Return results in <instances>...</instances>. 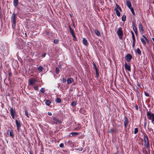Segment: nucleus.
<instances>
[{
  "instance_id": "bf43d9fd",
  "label": "nucleus",
  "mask_w": 154,
  "mask_h": 154,
  "mask_svg": "<svg viewBox=\"0 0 154 154\" xmlns=\"http://www.w3.org/2000/svg\"><path fill=\"white\" fill-rule=\"evenodd\" d=\"M11 75V73H9V76H10Z\"/></svg>"
},
{
  "instance_id": "c85d7f7f",
  "label": "nucleus",
  "mask_w": 154,
  "mask_h": 154,
  "mask_svg": "<svg viewBox=\"0 0 154 154\" xmlns=\"http://www.w3.org/2000/svg\"><path fill=\"white\" fill-rule=\"evenodd\" d=\"M94 32L96 33V34L97 35V36H100V33L99 32L98 30H96L94 31Z\"/></svg>"
},
{
  "instance_id": "aec40b11",
  "label": "nucleus",
  "mask_w": 154,
  "mask_h": 154,
  "mask_svg": "<svg viewBox=\"0 0 154 154\" xmlns=\"http://www.w3.org/2000/svg\"><path fill=\"white\" fill-rule=\"evenodd\" d=\"M73 81V79L72 78L69 79L67 80V82L68 84H69L72 82Z\"/></svg>"
},
{
  "instance_id": "e433bc0d",
  "label": "nucleus",
  "mask_w": 154,
  "mask_h": 154,
  "mask_svg": "<svg viewBox=\"0 0 154 154\" xmlns=\"http://www.w3.org/2000/svg\"><path fill=\"white\" fill-rule=\"evenodd\" d=\"M59 42V40L57 39H54V42L55 44H57Z\"/></svg>"
},
{
  "instance_id": "6e6d98bb",
  "label": "nucleus",
  "mask_w": 154,
  "mask_h": 154,
  "mask_svg": "<svg viewBox=\"0 0 154 154\" xmlns=\"http://www.w3.org/2000/svg\"><path fill=\"white\" fill-rule=\"evenodd\" d=\"M29 154H33V153L31 151H30Z\"/></svg>"
},
{
  "instance_id": "6ab92c4d",
  "label": "nucleus",
  "mask_w": 154,
  "mask_h": 154,
  "mask_svg": "<svg viewBox=\"0 0 154 154\" xmlns=\"http://www.w3.org/2000/svg\"><path fill=\"white\" fill-rule=\"evenodd\" d=\"M16 20H11V22L12 23V28L13 29H14L15 27L16 26Z\"/></svg>"
},
{
  "instance_id": "13d9d810",
  "label": "nucleus",
  "mask_w": 154,
  "mask_h": 154,
  "mask_svg": "<svg viewBox=\"0 0 154 154\" xmlns=\"http://www.w3.org/2000/svg\"><path fill=\"white\" fill-rule=\"evenodd\" d=\"M47 33L48 35L49 34V32H47Z\"/></svg>"
},
{
  "instance_id": "9b49d317",
  "label": "nucleus",
  "mask_w": 154,
  "mask_h": 154,
  "mask_svg": "<svg viewBox=\"0 0 154 154\" xmlns=\"http://www.w3.org/2000/svg\"><path fill=\"white\" fill-rule=\"evenodd\" d=\"M139 28L140 30V32H141V34H143V32L144 31V29H143V27L142 24L141 23H139Z\"/></svg>"
},
{
  "instance_id": "09e8293b",
  "label": "nucleus",
  "mask_w": 154,
  "mask_h": 154,
  "mask_svg": "<svg viewBox=\"0 0 154 154\" xmlns=\"http://www.w3.org/2000/svg\"><path fill=\"white\" fill-rule=\"evenodd\" d=\"M116 8L119 9V8H120V7L116 4Z\"/></svg>"
},
{
  "instance_id": "3c124183",
  "label": "nucleus",
  "mask_w": 154,
  "mask_h": 154,
  "mask_svg": "<svg viewBox=\"0 0 154 154\" xmlns=\"http://www.w3.org/2000/svg\"><path fill=\"white\" fill-rule=\"evenodd\" d=\"M48 114L49 115V116H52V114L51 113V112H48Z\"/></svg>"
},
{
  "instance_id": "e2e57ef3",
  "label": "nucleus",
  "mask_w": 154,
  "mask_h": 154,
  "mask_svg": "<svg viewBox=\"0 0 154 154\" xmlns=\"http://www.w3.org/2000/svg\"><path fill=\"white\" fill-rule=\"evenodd\" d=\"M145 126H146V124H145Z\"/></svg>"
},
{
  "instance_id": "39448f33",
  "label": "nucleus",
  "mask_w": 154,
  "mask_h": 154,
  "mask_svg": "<svg viewBox=\"0 0 154 154\" xmlns=\"http://www.w3.org/2000/svg\"><path fill=\"white\" fill-rule=\"evenodd\" d=\"M142 37H143L144 39L143 38H141L140 39L141 42H142L143 44L144 45H145L146 44V42L145 41V40L147 42H149V40L146 37V36L144 35H143Z\"/></svg>"
},
{
  "instance_id": "58836bf2",
  "label": "nucleus",
  "mask_w": 154,
  "mask_h": 154,
  "mask_svg": "<svg viewBox=\"0 0 154 154\" xmlns=\"http://www.w3.org/2000/svg\"><path fill=\"white\" fill-rule=\"evenodd\" d=\"M64 144L63 143H61L59 145V146L60 148H63L64 147Z\"/></svg>"
},
{
  "instance_id": "72a5a7b5",
  "label": "nucleus",
  "mask_w": 154,
  "mask_h": 154,
  "mask_svg": "<svg viewBox=\"0 0 154 154\" xmlns=\"http://www.w3.org/2000/svg\"><path fill=\"white\" fill-rule=\"evenodd\" d=\"M76 105V102L75 101H73L71 103V105L72 106H75Z\"/></svg>"
},
{
  "instance_id": "5701e85b",
  "label": "nucleus",
  "mask_w": 154,
  "mask_h": 154,
  "mask_svg": "<svg viewBox=\"0 0 154 154\" xmlns=\"http://www.w3.org/2000/svg\"><path fill=\"white\" fill-rule=\"evenodd\" d=\"M70 134H71L73 136H75L79 135V133L76 132H72Z\"/></svg>"
},
{
  "instance_id": "f257e3e1",
  "label": "nucleus",
  "mask_w": 154,
  "mask_h": 154,
  "mask_svg": "<svg viewBox=\"0 0 154 154\" xmlns=\"http://www.w3.org/2000/svg\"><path fill=\"white\" fill-rule=\"evenodd\" d=\"M143 140L145 143V148L147 150H149V139L147 135L146 134H144L143 137Z\"/></svg>"
},
{
  "instance_id": "bb28decb",
  "label": "nucleus",
  "mask_w": 154,
  "mask_h": 154,
  "mask_svg": "<svg viewBox=\"0 0 154 154\" xmlns=\"http://www.w3.org/2000/svg\"><path fill=\"white\" fill-rule=\"evenodd\" d=\"M126 19V16L125 15H123L122 17V20L123 21H125Z\"/></svg>"
},
{
  "instance_id": "2eb2a0df",
  "label": "nucleus",
  "mask_w": 154,
  "mask_h": 154,
  "mask_svg": "<svg viewBox=\"0 0 154 154\" xmlns=\"http://www.w3.org/2000/svg\"><path fill=\"white\" fill-rule=\"evenodd\" d=\"M126 5L129 9L132 8L131 7V3L128 0H127L126 2Z\"/></svg>"
},
{
  "instance_id": "ddd939ff",
  "label": "nucleus",
  "mask_w": 154,
  "mask_h": 154,
  "mask_svg": "<svg viewBox=\"0 0 154 154\" xmlns=\"http://www.w3.org/2000/svg\"><path fill=\"white\" fill-rule=\"evenodd\" d=\"M15 122L17 127V129L19 130V128L21 126L20 122H18L17 119L15 120Z\"/></svg>"
},
{
  "instance_id": "f704fd0d",
  "label": "nucleus",
  "mask_w": 154,
  "mask_h": 154,
  "mask_svg": "<svg viewBox=\"0 0 154 154\" xmlns=\"http://www.w3.org/2000/svg\"><path fill=\"white\" fill-rule=\"evenodd\" d=\"M25 115L28 117H29L28 113L27 110L26 109L25 110Z\"/></svg>"
},
{
  "instance_id": "393cba45",
  "label": "nucleus",
  "mask_w": 154,
  "mask_h": 154,
  "mask_svg": "<svg viewBox=\"0 0 154 154\" xmlns=\"http://www.w3.org/2000/svg\"><path fill=\"white\" fill-rule=\"evenodd\" d=\"M135 52L136 53H138L140 55L141 54V51H140L139 48H138L137 50L135 51Z\"/></svg>"
},
{
  "instance_id": "a878e982",
  "label": "nucleus",
  "mask_w": 154,
  "mask_h": 154,
  "mask_svg": "<svg viewBox=\"0 0 154 154\" xmlns=\"http://www.w3.org/2000/svg\"><path fill=\"white\" fill-rule=\"evenodd\" d=\"M81 128V125L79 124L77 127L75 128V130H79Z\"/></svg>"
},
{
  "instance_id": "a18cd8bd",
  "label": "nucleus",
  "mask_w": 154,
  "mask_h": 154,
  "mask_svg": "<svg viewBox=\"0 0 154 154\" xmlns=\"http://www.w3.org/2000/svg\"><path fill=\"white\" fill-rule=\"evenodd\" d=\"M144 93H145V95L146 96H147V97L149 96V94L148 93H147L146 92H144Z\"/></svg>"
},
{
  "instance_id": "f03ea898",
  "label": "nucleus",
  "mask_w": 154,
  "mask_h": 154,
  "mask_svg": "<svg viewBox=\"0 0 154 154\" xmlns=\"http://www.w3.org/2000/svg\"><path fill=\"white\" fill-rule=\"evenodd\" d=\"M146 115L147 118L151 120V122L154 125V114L150 112L147 111Z\"/></svg>"
},
{
  "instance_id": "ea45409f",
  "label": "nucleus",
  "mask_w": 154,
  "mask_h": 154,
  "mask_svg": "<svg viewBox=\"0 0 154 154\" xmlns=\"http://www.w3.org/2000/svg\"><path fill=\"white\" fill-rule=\"evenodd\" d=\"M132 39H133V41H136L135 40V36H134V34L132 35Z\"/></svg>"
},
{
  "instance_id": "4d7b16f0",
  "label": "nucleus",
  "mask_w": 154,
  "mask_h": 154,
  "mask_svg": "<svg viewBox=\"0 0 154 154\" xmlns=\"http://www.w3.org/2000/svg\"><path fill=\"white\" fill-rule=\"evenodd\" d=\"M149 130L150 131V130L153 131V130L152 128H150Z\"/></svg>"
},
{
  "instance_id": "49530a36",
  "label": "nucleus",
  "mask_w": 154,
  "mask_h": 154,
  "mask_svg": "<svg viewBox=\"0 0 154 154\" xmlns=\"http://www.w3.org/2000/svg\"><path fill=\"white\" fill-rule=\"evenodd\" d=\"M62 81L63 83H64L66 82V79L65 78H63L62 79Z\"/></svg>"
},
{
  "instance_id": "f8f14e48",
  "label": "nucleus",
  "mask_w": 154,
  "mask_h": 154,
  "mask_svg": "<svg viewBox=\"0 0 154 154\" xmlns=\"http://www.w3.org/2000/svg\"><path fill=\"white\" fill-rule=\"evenodd\" d=\"M125 68L130 72L131 71L130 66L129 65H128L126 63H125Z\"/></svg>"
},
{
  "instance_id": "7ed1b4c3",
  "label": "nucleus",
  "mask_w": 154,
  "mask_h": 154,
  "mask_svg": "<svg viewBox=\"0 0 154 154\" xmlns=\"http://www.w3.org/2000/svg\"><path fill=\"white\" fill-rule=\"evenodd\" d=\"M116 33L119 36V38L122 40L123 37V34L122 29L121 27H120L117 29Z\"/></svg>"
},
{
  "instance_id": "dca6fc26",
  "label": "nucleus",
  "mask_w": 154,
  "mask_h": 154,
  "mask_svg": "<svg viewBox=\"0 0 154 154\" xmlns=\"http://www.w3.org/2000/svg\"><path fill=\"white\" fill-rule=\"evenodd\" d=\"M11 115H15L16 114L15 111L13 108H11L10 109Z\"/></svg>"
},
{
  "instance_id": "473e14b6",
  "label": "nucleus",
  "mask_w": 154,
  "mask_h": 154,
  "mask_svg": "<svg viewBox=\"0 0 154 154\" xmlns=\"http://www.w3.org/2000/svg\"><path fill=\"white\" fill-rule=\"evenodd\" d=\"M43 68L42 66H39L38 68V70H39V71H42V70H43Z\"/></svg>"
},
{
  "instance_id": "c03bdc74",
  "label": "nucleus",
  "mask_w": 154,
  "mask_h": 154,
  "mask_svg": "<svg viewBox=\"0 0 154 154\" xmlns=\"http://www.w3.org/2000/svg\"><path fill=\"white\" fill-rule=\"evenodd\" d=\"M75 149V150H79V151H82V150L83 149H82V148L81 147V148H79V149Z\"/></svg>"
},
{
  "instance_id": "412c9836",
  "label": "nucleus",
  "mask_w": 154,
  "mask_h": 154,
  "mask_svg": "<svg viewBox=\"0 0 154 154\" xmlns=\"http://www.w3.org/2000/svg\"><path fill=\"white\" fill-rule=\"evenodd\" d=\"M114 11L116 12V15L119 17L120 16V13L117 9V8H115L114 9Z\"/></svg>"
},
{
  "instance_id": "4be33fe9",
  "label": "nucleus",
  "mask_w": 154,
  "mask_h": 154,
  "mask_svg": "<svg viewBox=\"0 0 154 154\" xmlns=\"http://www.w3.org/2000/svg\"><path fill=\"white\" fill-rule=\"evenodd\" d=\"M93 65L94 69L95 70V72L98 71V69L97 68V67L96 65H95L94 63H93Z\"/></svg>"
},
{
  "instance_id": "cd10ccee",
  "label": "nucleus",
  "mask_w": 154,
  "mask_h": 154,
  "mask_svg": "<svg viewBox=\"0 0 154 154\" xmlns=\"http://www.w3.org/2000/svg\"><path fill=\"white\" fill-rule=\"evenodd\" d=\"M9 135L11 137H14V134L12 131H10Z\"/></svg>"
},
{
  "instance_id": "7c9ffc66",
  "label": "nucleus",
  "mask_w": 154,
  "mask_h": 154,
  "mask_svg": "<svg viewBox=\"0 0 154 154\" xmlns=\"http://www.w3.org/2000/svg\"><path fill=\"white\" fill-rule=\"evenodd\" d=\"M130 9L131 11V12L134 15H135V13L134 12V9L132 7L131 8H130Z\"/></svg>"
},
{
  "instance_id": "20e7f679",
  "label": "nucleus",
  "mask_w": 154,
  "mask_h": 154,
  "mask_svg": "<svg viewBox=\"0 0 154 154\" xmlns=\"http://www.w3.org/2000/svg\"><path fill=\"white\" fill-rule=\"evenodd\" d=\"M53 122L54 124H58L61 122V120L55 116H53Z\"/></svg>"
},
{
  "instance_id": "8fccbe9b",
  "label": "nucleus",
  "mask_w": 154,
  "mask_h": 154,
  "mask_svg": "<svg viewBox=\"0 0 154 154\" xmlns=\"http://www.w3.org/2000/svg\"><path fill=\"white\" fill-rule=\"evenodd\" d=\"M135 108L137 110H138V106L137 105H136L135 106Z\"/></svg>"
},
{
  "instance_id": "b1692460",
  "label": "nucleus",
  "mask_w": 154,
  "mask_h": 154,
  "mask_svg": "<svg viewBox=\"0 0 154 154\" xmlns=\"http://www.w3.org/2000/svg\"><path fill=\"white\" fill-rule=\"evenodd\" d=\"M51 103V101L48 100H46L45 102V104L46 105H47L48 106H49L50 105Z\"/></svg>"
},
{
  "instance_id": "6e6552de",
  "label": "nucleus",
  "mask_w": 154,
  "mask_h": 154,
  "mask_svg": "<svg viewBox=\"0 0 154 154\" xmlns=\"http://www.w3.org/2000/svg\"><path fill=\"white\" fill-rule=\"evenodd\" d=\"M132 26L133 27V29L134 31V32L135 34L136 35H137V34H138L137 29L136 26L134 22L132 23Z\"/></svg>"
},
{
  "instance_id": "680f3d73",
  "label": "nucleus",
  "mask_w": 154,
  "mask_h": 154,
  "mask_svg": "<svg viewBox=\"0 0 154 154\" xmlns=\"http://www.w3.org/2000/svg\"><path fill=\"white\" fill-rule=\"evenodd\" d=\"M68 142H71V141H70V140H69L68 141Z\"/></svg>"
},
{
  "instance_id": "c756f323",
  "label": "nucleus",
  "mask_w": 154,
  "mask_h": 154,
  "mask_svg": "<svg viewBox=\"0 0 154 154\" xmlns=\"http://www.w3.org/2000/svg\"><path fill=\"white\" fill-rule=\"evenodd\" d=\"M58 103H60L61 102V100L60 98H57L55 100Z\"/></svg>"
},
{
  "instance_id": "4468645a",
  "label": "nucleus",
  "mask_w": 154,
  "mask_h": 154,
  "mask_svg": "<svg viewBox=\"0 0 154 154\" xmlns=\"http://www.w3.org/2000/svg\"><path fill=\"white\" fill-rule=\"evenodd\" d=\"M11 20H16V14L15 13H13L11 17Z\"/></svg>"
},
{
  "instance_id": "a211bd4d",
  "label": "nucleus",
  "mask_w": 154,
  "mask_h": 154,
  "mask_svg": "<svg viewBox=\"0 0 154 154\" xmlns=\"http://www.w3.org/2000/svg\"><path fill=\"white\" fill-rule=\"evenodd\" d=\"M18 3V0H14L13 5L15 7H16Z\"/></svg>"
},
{
  "instance_id": "f3484780",
  "label": "nucleus",
  "mask_w": 154,
  "mask_h": 154,
  "mask_svg": "<svg viewBox=\"0 0 154 154\" xmlns=\"http://www.w3.org/2000/svg\"><path fill=\"white\" fill-rule=\"evenodd\" d=\"M82 42L83 44L85 46H87L88 45L87 40L85 38H83V39Z\"/></svg>"
},
{
  "instance_id": "1a4fd4ad",
  "label": "nucleus",
  "mask_w": 154,
  "mask_h": 154,
  "mask_svg": "<svg viewBox=\"0 0 154 154\" xmlns=\"http://www.w3.org/2000/svg\"><path fill=\"white\" fill-rule=\"evenodd\" d=\"M69 27L70 33H71V35H72L73 37L75 39H76V37L75 36V34L73 30H72L70 26H69Z\"/></svg>"
},
{
  "instance_id": "864d4df0",
  "label": "nucleus",
  "mask_w": 154,
  "mask_h": 154,
  "mask_svg": "<svg viewBox=\"0 0 154 154\" xmlns=\"http://www.w3.org/2000/svg\"><path fill=\"white\" fill-rule=\"evenodd\" d=\"M131 33L132 35L134 34V32L132 31H131Z\"/></svg>"
},
{
  "instance_id": "79ce46f5",
  "label": "nucleus",
  "mask_w": 154,
  "mask_h": 154,
  "mask_svg": "<svg viewBox=\"0 0 154 154\" xmlns=\"http://www.w3.org/2000/svg\"><path fill=\"white\" fill-rule=\"evenodd\" d=\"M40 91L42 93H44L45 92V91L43 88H42L40 90Z\"/></svg>"
},
{
  "instance_id": "c9c22d12",
  "label": "nucleus",
  "mask_w": 154,
  "mask_h": 154,
  "mask_svg": "<svg viewBox=\"0 0 154 154\" xmlns=\"http://www.w3.org/2000/svg\"><path fill=\"white\" fill-rule=\"evenodd\" d=\"M59 72V69L58 68H56V72L57 74H58Z\"/></svg>"
},
{
  "instance_id": "052dcab7",
  "label": "nucleus",
  "mask_w": 154,
  "mask_h": 154,
  "mask_svg": "<svg viewBox=\"0 0 154 154\" xmlns=\"http://www.w3.org/2000/svg\"><path fill=\"white\" fill-rule=\"evenodd\" d=\"M25 35L26 37V33H25Z\"/></svg>"
},
{
  "instance_id": "4c0bfd02",
  "label": "nucleus",
  "mask_w": 154,
  "mask_h": 154,
  "mask_svg": "<svg viewBox=\"0 0 154 154\" xmlns=\"http://www.w3.org/2000/svg\"><path fill=\"white\" fill-rule=\"evenodd\" d=\"M135 41H133V44H132V47L133 48L134 47L135 45Z\"/></svg>"
},
{
  "instance_id": "2f4dec72",
  "label": "nucleus",
  "mask_w": 154,
  "mask_h": 154,
  "mask_svg": "<svg viewBox=\"0 0 154 154\" xmlns=\"http://www.w3.org/2000/svg\"><path fill=\"white\" fill-rule=\"evenodd\" d=\"M138 130L137 128H134V133L135 134H136L138 132Z\"/></svg>"
},
{
  "instance_id": "5fc2aeb1",
  "label": "nucleus",
  "mask_w": 154,
  "mask_h": 154,
  "mask_svg": "<svg viewBox=\"0 0 154 154\" xmlns=\"http://www.w3.org/2000/svg\"><path fill=\"white\" fill-rule=\"evenodd\" d=\"M120 11H122V9L120 7V8H119V9H118Z\"/></svg>"
},
{
  "instance_id": "9d476101",
  "label": "nucleus",
  "mask_w": 154,
  "mask_h": 154,
  "mask_svg": "<svg viewBox=\"0 0 154 154\" xmlns=\"http://www.w3.org/2000/svg\"><path fill=\"white\" fill-rule=\"evenodd\" d=\"M36 82V80L35 79H30L29 80V85H31Z\"/></svg>"
},
{
  "instance_id": "603ef678",
  "label": "nucleus",
  "mask_w": 154,
  "mask_h": 154,
  "mask_svg": "<svg viewBox=\"0 0 154 154\" xmlns=\"http://www.w3.org/2000/svg\"><path fill=\"white\" fill-rule=\"evenodd\" d=\"M12 118L13 119H14V115H11Z\"/></svg>"
},
{
  "instance_id": "0eeeda50",
  "label": "nucleus",
  "mask_w": 154,
  "mask_h": 154,
  "mask_svg": "<svg viewBox=\"0 0 154 154\" xmlns=\"http://www.w3.org/2000/svg\"><path fill=\"white\" fill-rule=\"evenodd\" d=\"M132 58V56L130 54H127L125 57V59L128 62H130Z\"/></svg>"
},
{
  "instance_id": "37998d69",
  "label": "nucleus",
  "mask_w": 154,
  "mask_h": 154,
  "mask_svg": "<svg viewBox=\"0 0 154 154\" xmlns=\"http://www.w3.org/2000/svg\"><path fill=\"white\" fill-rule=\"evenodd\" d=\"M96 75L97 77H98L99 76V73L98 71L95 72Z\"/></svg>"
},
{
  "instance_id": "de8ad7c7",
  "label": "nucleus",
  "mask_w": 154,
  "mask_h": 154,
  "mask_svg": "<svg viewBox=\"0 0 154 154\" xmlns=\"http://www.w3.org/2000/svg\"><path fill=\"white\" fill-rule=\"evenodd\" d=\"M46 54V53H43V54H42V56L43 57H44L45 56V55Z\"/></svg>"
},
{
  "instance_id": "423d86ee",
  "label": "nucleus",
  "mask_w": 154,
  "mask_h": 154,
  "mask_svg": "<svg viewBox=\"0 0 154 154\" xmlns=\"http://www.w3.org/2000/svg\"><path fill=\"white\" fill-rule=\"evenodd\" d=\"M124 127L126 128L128 125L129 122L128 118L125 116L124 118Z\"/></svg>"
},
{
  "instance_id": "a19ab883",
  "label": "nucleus",
  "mask_w": 154,
  "mask_h": 154,
  "mask_svg": "<svg viewBox=\"0 0 154 154\" xmlns=\"http://www.w3.org/2000/svg\"><path fill=\"white\" fill-rule=\"evenodd\" d=\"M34 88L35 90H38V87L37 86H35L34 87Z\"/></svg>"
}]
</instances>
